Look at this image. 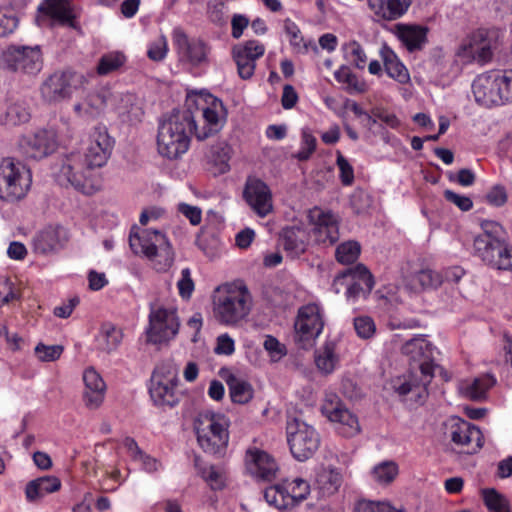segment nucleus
Masks as SVG:
<instances>
[{"instance_id":"27","label":"nucleus","mask_w":512,"mask_h":512,"mask_svg":"<svg viewBox=\"0 0 512 512\" xmlns=\"http://www.w3.org/2000/svg\"><path fill=\"white\" fill-rule=\"evenodd\" d=\"M280 240L287 256L294 259L307 250L309 233L302 224H294L282 229Z\"/></svg>"},{"instance_id":"19","label":"nucleus","mask_w":512,"mask_h":512,"mask_svg":"<svg viewBox=\"0 0 512 512\" xmlns=\"http://www.w3.org/2000/svg\"><path fill=\"white\" fill-rule=\"evenodd\" d=\"M6 65L13 71L37 74L43 66L42 54L38 45L10 46L4 53Z\"/></svg>"},{"instance_id":"47","label":"nucleus","mask_w":512,"mask_h":512,"mask_svg":"<svg viewBox=\"0 0 512 512\" xmlns=\"http://www.w3.org/2000/svg\"><path fill=\"white\" fill-rule=\"evenodd\" d=\"M264 499L270 505L278 510H286L291 508V503L288 498V492L282 484L270 486L264 491Z\"/></svg>"},{"instance_id":"64","label":"nucleus","mask_w":512,"mask_h":512,"mask_svg":"<svg viewBox=\"0 0 512 512\" xmlns=\"http://www.w3.org/2000/svg\"><path fill=\"white\" fill-rule=\"evenodd\" d=\"M354 512H401L385 502L360 501L355 506Z\"/></svg>"},{"instance_id":"4","label":"nucleus","mask_w":512,"mask_h":512,"mask_svg":"<svg viewBox=\"0 0 512 512\" xmlns=\"http://www.w3.org/2000/svg\"><path fill=\"white\" fill-rule=\"evenodd\" d=\"M54 175L60 185L72 186L85 195L95 194L103 185L100 172L93 169L80 152L65 156Z\"/></svg>"},{"instance_id":"22","label":"nucleus","mask_w":512,"mask_h":512,"mask_svg":"<svg viewBox=\"0 0 512 512\" xmlns=\"http://www.w3.org/2000/svg\"><path fill=\"white\" fill-rule=\"evenodd\" d=\"M113 141L105 127L97 126L91 132L83 158L95 170L104 166L112 152Z\"/></svg>"},{"instance_id":"15","label":"nucleus","mask_w":512,"mask_h":512,"mask_svg":"<svg viewBox=\"0 0 512 512\" xmlns=\"http://www.w3.org/2000/svg\"><path fill=\"white\" fill-rule=\"evenodd\" d=\"M346 286V298L355 302L360 297H367L374 287V279L369 270L362 264L347 269L338 274L332 283L335 293H340L341 287Z\"/></svg>"},{"instance_id":"29","label":"nucleus","mask_w":512,"mask_h":512,"mask_svg":"<svg viewBox=\"0 0 512 512\" xmlns=\"http://www.w3.org/2000/svg\"><path fill=\"white\" fill-rule=\"evenodd\" d=\"M53 20L62 25L75 27V19L79 16V9L72 0H46L43 6L39 7Z\"/></svg>"},{"instance_id":"59","label":"nucleus","mask_w":512,"mask_h":512,"mask_svg":"<svg viewBox=\"0 0 512 512\" xmlns=\"http://www.w3.org/2000/svg\"><path fill=\"white\" fill-rule=\"evenodd\" d=\"M20 298L14 283L6 277H0V308Z\"/></svg>"},{"instance_id":"23","label":"nucleus","mask_w":512,"mask_h":512,"mask_svg":"<svg viewBox=\"0 0 512 512\" xmlns=\"http://www.w3.org/2000/svg\"><path fill=\"white\" fill-rule=\"evenodd\" d=\"M265 53V46L257 40H249L232 49V56L237 65L238 75L246 80L255 72L256 61Z\"/></svg>"},{"instance_id":"14","label":"nucleus","mask_w":512,"mask_h":512,"mask_svg":"<svg viewBox=\"0 0 512 512\" xmlns=\"http://www.w3.org/2000/svg\"><path fill=\"white\" fill-rule=\"evenodd\" d=\"M321 413L336 425L337 431L344 437H353L360 432L357 416L345 406L339 395L333 391H325Z\"/></svg>"},{"instance_id":"43","label":"nucleus","mask_w":512,"mask_h":512,"mask_svg":"<svg viewBox=\"0 0 512 512\" xmlns=\"http://www.w3.org/2000/svg\"><path fill=\"white\" fill-rule=\"evenodd\" d=\"M343 56L347 62L363 70L367 66L368 56L363 46L356 40H350L344 43L341 47Z\"/></svg>"},{"instance_id":"53","label":"nucleus","mask_w":512,"mask_h":512,"mask_svg":"<svg viewBox=\"0 0 512 512\" xmlns=\"http://www.w3.org/2000/svg\"><path fill=\"white\" fill-rule=\"evenodd\" d=\"M199 473L212 490H221L225 486V474L214 465L199 468Z\"/></svg>"},{"instance_id":"1","label":"nucleus","mask_w":512,"mask_h":512,"mask_svg":"<svg viewBox=\"0 0 512 512\" xmlns=\"http://www.w3.org/2000/svg\"><path fill=\"white\" fill-rule=\"evenodd\" d=\"M186 106L185 110L165 115L158 125V153L170 160L188 151L192 133L198 140H205L220 132L227 121L223 102L210 93L188 94Z\"/></svg>"},{"instance_id":"39","label":"nucleus","mask_w":512,"mask_h":512,"mask_svg":"<svg viewBox=\"0 0 512 512\" xmlns=\"http://www.w3.org/2000/svg\"><path fill=\"white\" fill-rule=\"evenodd\" d=\"M225 380L229 388L232 402L246 404L253 398V388L245 379L234 374H229Z\"/></svg>"},{"instance_id":"30","label":"nucleus","mask_w":512,"mask_h":512,"mask_svg":"<svg viewBox=\"0 0 512 512\" xmlns=\"http://www.w3.org/2000/svg\"><path fill=\"white\" fill-rule=\"evenodd\" d=\"M412 0H368V6L376 17L394 21L404 16Z\"/></svg>"},{"instance_id":"10","label":"nucleus","mask_w":512,"mask_h":512,"mask_svg":"<svg viewBox=\"0 0 512 512\" xmlns=\"http://www.w3.org/2000/svg\"><path fill=\"white\" fill-rule=\"evenodd\" d=\"M497 38L498 33L495 30L478 29L460 45L457 56L464 64L475 62L485 65L493 58Z\"/></svg>"},{"instance_id":"62","label":"nucleus","mask_w":512,"mask_h":512,"mask_svg":"<svg viewBox=\"0 0 512 512\" xmlns=\"http://www.w3.org/2000/svg\"><path fill=\"white\" fill-rule=\"evenodd\" d=\"M337 167L340 171L339 177L344 186H349L354 181V169L349 161L340 153L337 154Z\"/></svg>"},{"instance_id":"38","label":"nucleus","mask_w":512,"mask_h":512,"mask_svg":"<svg viewBox=\"0 0 512 512\" xmlns=\"http://www.w3.org/2000/svg\"><path fill=\"white\" fill-rule=\"evenodd\" d=\"M441 283V274L431 269H422L406 279V286L414 292L437 288Z\"/></svg>"},{"instance_id":"61","label":"nucleus","mask_w":512,"mask_h":512,"mask_svg":"<svg viewBox=\"0 0 512 512\" xmlns=\"http://www.w3.org/2000/svg\"><path fill=\"white\" fill-rule=\"evenodd\" d=\"M354 328L357 335L363 339L372 337L376 331L373 319L369 316H359L354 319Z\"/></svg>"},{"instance_id":"58","label":"nucleus","mask_w":512,"mask_h":512,"mask_svg":"<svg viewBox=\"0 0 512 512\" xmlns=\"http://www.w3.org/2000/svg\"><path fill=\"white\" fill-rule=\"evenodd\" d=\"M30 114L28 110L18 104L8 107L5 114V123L8 125H19L29 120Z\"/></svg>"},{"instance_id":"42","label":"nucleus","mask_w":512,"mask_h":512,"mask_svg":"<svg viewBox=\"0 0 512 512\" xmlns=\"http://www.w3.org/2000/svg\"><path fill=\"white\" fill-rule=\"evenodd\" d=\"M338 360L336 344L332 341L326 342L315 355V364L323 374L332 373L335 370Z\"/></svg>"},{"instance_id":"33","label":"nucleus","mask_w":512,"mask_h":512,"mask_svg":"<svg viewBox=\"0 0 512 512\" xmlns=\"http://www.w3.org/2000/svg\"><path fill=\"white\" fill-rule=\"evenodd\" d=\"M387 75L400 84H407L410 81V74L406 66L399 59L397 54L386 44L379 51Z\"/></svg>"},{"instance_id":"40","label":"nucleus","mask_w":512,"mask_h":512,"mask_svg":"<svg viewBox=\"0 0 512 512\" xmlns=\"http://www.w3.org/2000/svg\"><path fill=\"white\" fill-rule=\"evenodd\" d=\"M122 338L121 329L111 323H104L96 336V346L101 351L111 352L117 349Z\"/></svg>"},{"instance_id":"21","label":"nucleus","mask_w":512,"mask_h":512,"mask_svg":"<svg viewBox=\"0 0 512 512\" xmlns=\"http://www.w3.org/2000/svg\"><path fill=\"white\" fill-rule=\"evenodd\" d=\"M243 198L259 217L264 218L273 211L272 192L269 186L256 177H248Z\"/></svg>"},{"instance_id":"49","label":"nucleus","mask_w":512,"mask_h":512,"mask_svg":"<svg viewBox=\"0 0 512 512\" xmlns=\"http://www.w3.org/2000/svg\"><path fill=\"white\" fill-rule=\"evenodd\" d=\"M484 504L490 512H511L509 502L505 496L493 488L483 489Z\"/></svg>"},{"instance_id":"5","label":"nucleus","mask_w":512,"mask_h":512,"mask_svg":"<svg viewBox=\"0 0 512 512\" xmlns=\"http://www.w3.org/2000/svg\"><path fill=\"white\" fill-rule=\"evenodd\" d=\"M129 245L136 255H141L152 262L159 271H167L174 262V252L166 235L157 229L132 228Z\"/></svg>"},{"instance_id":"57","label":"nucleus","mask_w":512,"mask_h":512,"mask_svg":"<svg viewBox=\"0 0 512 512\" xmlns=\"http://www.w3.org/2000/svg\"><path fill=\"white\" fill-rule=\"evenodd\" d=\"M263 347L273 362L281 360L287 354L285 345L280 343L279 340L272 335L265 337Z\"/></svg>"},{"instance_id":"16","label":"nucleus","mask_w":512,"mask_h":512,"mask_svg":"<svg viewBox=\"0 0 512 512\" xmlns=\"http://www.w3.org/2000/svg\"><path fill=\"white\" fill-rule=\"evenodd\" d=\"M447 433L451 442L466 454L476 453L483 445L482 433L473 424L459 417H452L447 422Z\"/></svg>"},{"instance_id":"36","label":"nucleus","mask_w":512,"mask_h":512,"mask_svg":"<svg viewBox=\"0 0 512 512\" xmlns=\"http://www.w3.org/2000/svg\"><path fill=\"white\" fill-rule=\"evenodd\" d=\"M430 383H424V375L418 371L411 369L407 376L398 378L394 382V390L400 395L405 396L412 393L418 398H421L427 392V386Z\"/></svg>"},{"instance_id":"17","label":"nucleus","mask_w":512,"mask_h":512,"mask_svg":"<svg viewBox=\"0 0 512 512\" xmlns=\"http://www.w3.org/2000/svg\"><path fill=\"white\" fill-rule=\"evenodd\" d=\"M311 228V237L318 245L328 247L339 239L338 221L330 211L314 207L307 215Z\"/></svg>"},{"instance_id":"20","label":"nucleus","mask_w":512,"mask_h":512,"mask_svg":"<svg viewBox=\"0 0 512 512\" xmlns=\"http://www.w3.org/2000/svg\"><path fill=\"white\" fill-rule=\"evenodd\" d=\"M57 136L54 130L43 129L23 136L19 140L21 153L30 159H42L52 154L57 148Z\"/></svg>"},{"instance_id":"25","label":"nucleus","mask_w":512,"mask_h":512,"mask_svg":"<svg viewBox=\"0 0 512 512\" xmlns=\"http://www.w3.org/2000/svg\"><path fill=\"white\" fill-rule=\"evenodd\" d=\"M245 466L252 476L263 480L275 478L278 471V464L275 459L268 452L257 447L247 449Z\"/></svg>"},{"instance_id":"56","label":"nucleus","mask_w":512,"mask_h":512,"mask_svg":"<svg viewBox=\"0 0 512 512\" xmlns=\"http://www.w3.org/2000/svg\"><path fill=\"white\" fill-rule=\"evenodd\" d=\"M168 50V40L166 36L160 35L148 44L147 56L151 61L161 62L167 57Z\"/></svg>"},{"instance_id":"63","label":"nucleus","mask_w":512,"mask_h":512,"mask_svg":"<svg viewBox=\"0 0 512 512\" xmlns=\"http://www.w3.org/2000/svg\"><path fill=\"white\" fill-rule=\"evenodd\" d=\"M18 25V20L14 13L5 8H0V37H5L12 33Z\"/></svg>"},{"instance_id":"41","label":"nucleus","mask_w":512,"mask_h":512,"mask_svg":"<svg viewBox=\"0 0 512 512\" xmlns=\"http://www.w3.org/2000/svg\"><path fill=\"white\" fill-rule=\"evenodd\" d=\"M496 380L493 376L486 374L475 378L472 382L462 383V393L472 399H483L487 391L495 384Z\"/></svg>"},{"instance_id":"45","label":"nucleus","mask_w":512,"mask_h":512,"mask_svg":"<svg viewBox=\"0 0 512 512\" xmlns=\"http://www.w3.org/2000/svg\"><path fill=\"white\" fill-rule=\"evenodd\" d=\"M127 61V57L121 51H111L101 56L97 65V73L101 76L108 75L121 68Z\"/></svg>"},{"instance_id":"13","label":"nucleus","mask_w":512,"mask_h":512,"mask_svg":"<svg viewBox=\"0 0 512 512\" xmlns=\"http://www.w3.org/2000/svg\"><path fill=\"white\" fill-rule=\"evenodd\" d=\"M286 434L290 451L298 461L309 459L319 447L320 439L317 431L298 418L287 421Z\"/></svg>"},{"instance_id":"46","label":"nucleus","mask_w":512,"mask_h":512,"mask_svg":"<svg viewBox=\"0 0 512 512\" xmlns=\"http://www.w3.org/2000/svg\"><path fill=\"white\" fill-rule=\"evenodd\" d=\"M335 79L345 85L350 94L363 93L366 90V83L347 67H341L334 73Z\"/></svg>"},{"instance_id":"6","label":"nucleus","mask_w":512,"mask_h":512,"mask_svg":"<svg viewBox=\"0 0 512 512\" xmlns=\"http://www.w3.org/2000/svg\"><path fill=\"white\" fill-rule=\"evenodd\" d=\"M229 420L220 413L201 411L194 420L199 446L205 453L222 456L229 442Z\"/></svg>"},{"instance_id":"12","label":"nucleus","mask_w":512,"mask_h":512,"mask_svg":"<svg viewBox=\"0 0 512 512\" xmlns=\"http://www.w3.org/2000/svg\"><path fill=\"white\" fill-rule=\"evenodd\" d=\"M84 82L85 77L72 70L56 71L42 82L40 86L41 98L49 104L70 99Z\"/></svg>"},{"instance_id":"54","label":"nucleus","mask_w":512,"mask_h":512,"mask_svg":"<svg viewBox=\"0 0 512 512\" xmlns=\"http://www.w3.org/2000/svg\"><path fill=\"white\" fill-rule=\"evenodd\" d=\"M284 31L289 39V43L293 50L297 53L307 51V46L298 25L290 19L284 21Z\"/></svg>"},{"instance_id":"60","label":"nucleus","mask_w":512,"mask_h":512,"mask_svg":"<svg viewBox=\"0 0 512 512\" xmlns=\"http://www.w3.org/2000/svg\"><path fill=\"white\" fill-rule=\"evenodd\" d=\"M62 353H63V346H61V345L47 346L42 343H39L35 347V354H36L37 358L43 362L55 361L61 356Z\"/></svg>"},{"instance_id":"35","label":"nucleus","mask_w":512,"mask_h":512,"mask_svg":"<svg viewBox=\"0 0 512 512\" xmlns=\"http://www.w3.org/2000/svg\"><path fill=\"white\" fill-rule=\"evenodd\" d=\"M105 107V99L98 93H89L73 106L75 115L86 122L96 119Z\"/></svg>"},{"instance_id":"7","label":"nucleus","mask_w":512,"mask_h":512,"mask_svg":"<svg viewBox=\"0 0 512 512\" xmlns=\"http://www.w3.org/2000/svg\"><path fill=\"white\" fill-rule=\"evenodd\" d=\"M180 329L177 308L173 304L154 301L149 304L148 324L145 328L146 342L163 345L173 340Z\"/></svg>"},{"instance_id":"31","label":"nucleus","mask_w":512,"mask_h":512,"mask_svg":"<svg viewBox=\"0 0 512 512\" xmlns=\"http://www.w3.org/2000/svg\"><path fill=\"white\" fill-rule=\"evenodd\" d=\"M428 29L422 25L399 23L395 34L409 52L421 50L427 42Z\"/></svg>"},{"instance_id":"44","label":"nucleus","mask_w":512,"mask_h":512,"mask_svg":"<svg viewBox=\"0 0 512 512\" xmlns=\"http://www.w3.org/2000/svg\"><path fill=\"white\" fill-rule=\"evenodd\" d=\"M281 484L288 492V498L292 507L305 500L310 494V485L302 478H295L291 481L284 480Z\"/></svg>"},{"instance_id":"34","label":"nucleus","mask_w":512,"mask_h":512,"mask_svg":"<svg viewBox=\"0 0 512 512\" xmlns=\"http://www.w3.org/2000/svg\"><path fill=\"white\" fill-rule=\"evenodd\" d=\"M61 488V481L56 476H43L31 480L25 487V496L28 502H34L47 494L54 493Z\"/></svg>"},{"instance_id":"48","label":"nucleus","mask_w":512,"mask_h":512,"mask_svg":"<svg viewBox=\"0 0 512 512\" xmlns=\"http://www.w3.org/2000/svg\"><path fill=\"white\" fill-rule=\"evenodd\" d=\"M398 474V466L394 461H383L374 466L371 471L372 479L381 485L391 483Z\"/></svg>"},{"instance_id":"28","label":"nucleus","mask_w":512,"mask_h":512,"mask_svg":"<svg viewBox=\"0 0 512 512\" xmlns=\"http://www.w3.org/2000/svg\"><path fill=\"white\" fill-rule=\"evenodd\" d=\"M494 70L478 75L472 83V92L477 103L483 106L499 105Z\"/></svg>"},{"instance_id":"9","label":"nucleus","mask_w":512,"mask_h":512,"mask_svg":"<svg viewBox=\"0 0 512 512\" xmlns=\"http://www.w3.org/2000/svg\"><path fill=\"white\" fill-rule=\"evenodd\" d=\"M178 384V369L172 362L157 365L149 386V394L154 405L162 408L175 407L180 400Z\"/></svg>"},{"instance_id":"3","label":"nucleus","mask_w":512,"mask_h":512,"mask_svg":"<svg viewBox=\"0 0 512 512\" xmlns=\"http://www.w3.org/2000/svg\"><path fill=\"white\" fill-rule=\"evenodd\" d=\"M482 233L474 238V252L483 262L499 270H512V247L505 241L503 227L495 221L484 220Z\"/></svg>"},{"instance_id":"50","label":"nucleus","mask_w":512,"mask_h":512,"mask_svg":"<svg viewBox=\"0 0 512 512\" xmlns=\"http://www.w3.org/2000/svg\"><path fill=\"white\" fill-rule=\"evenodd\" d=\"M208 158L218 167L219 172L225 173L229 170L230 147L225 142H218L210 147Z\"/></svg>"},{"instance_id":"32","label":"nucleus","mask_w":512,"mask_h":512,"mask_svg":"<svg viewBox=\"0 0 512 512\" xmlns=\"http://www.w3.org/2000/svg\"><path fill=\"white\" fill-rule=\"evenodd\" d=\"M65 240L66 231L63 228H45L33 239L34 251L39 254L55 252L63 246Z\"/></svg>"},{"instance_id":"24","label":"nucleus","mask_w":512,"mask_h":512,"mask_svg":"<svg viewBox=\"0 0 512 512\" xmlns=\"http://www.w3.org/2000/svg\"><path fill=\"white\" fill-rule=\"evenodd\" d=\"M323 326L324 322L319 305L312 303L299 309L295 322V331L299 340L309 341L315 339L322 332Z\"/></svg>"},{"instance_id":"26","label":"nucleus","mask_w":512,"mask_h":512,"mask_svg":"<svg viewBox=\"0 0 512 512\" xmlns=\"http://www.w3.org/2000/svg\"><path fill=\"white\" fill-rule=\"evenodd\" d=\"M83 382V401L85 406L91 410L99 408L104 401L107 390L102 376L93 367H89L83 372Z\"/></svg>"},{"instance_id":"51","label":"nucleus","mask_w":512,"mask_h":512,"mask_svg":"<svg viewBox=\"0 0 512 512\" xmlns=\"http://www.w3.org/2000/svg\"><path fill=\"white\" fill-rule=\"evenodd\" d=\"M500 103L512 100V69L494 70Z\"/></svg>"},{"instance_id":"11","label":"nucleus","mask_w":512,"mask_h":512,"mask_svg":"<svg viewBox=\"0 0 512 512\" xmlns=\"http://www.w3.org/2000/svg\"><path fill=\"white\" fill-rule=\"evenodd\" d=\"M401 352L410 360L411 369L424 375V383H430L437 367L435 355L438 354V350L427 336L417 335L407 340L402 345Z\"/></svg>"},{"instance_id":"2","label":"nucleus","mask_w":512,"mask_h":512,"mask_svg":"<svg viewBox=\"0 0 512 512\" xmlns=\"http://www.w3.org/2000/svg\"><path fill=\"white\" fill-rule=\"evenodd\" d=\"M252 302V295L242 281L223 284L215 291L214 316L222 324L236 325L249 315Z\"/></svg>"},{"instance_id":"18","label":"nucleus","mask_w":512,"mask_h":512,"mask_svg":"<svg viewBox=\"0 0 512 512\" xmlns=\"http://www.w3.org/2000/svg\"><path fill=\"white\" fill-rule=\"evenodd\" d=\"M171 36L180 62L199 66L207 60L209 48L203 40L189 38L181 27H175Z\"/></svg>"},{"instance_id":"37","label":"nucleus","mask_w":512,"mask_h":512,"mask_svg":"<svg viewBox=\"0 0 512 512\" xmlns=\"http://www.w3.org/2000/svg\"><path fill=\"white\" fill-rule=\"evenodd\" d=\"M341 472L332 467H322L316 475V487L322 496L335 494L342 484Z\"/></svg>"},{"instance_id":"52","label":"nucleus","mask_w":512,"mask_h":512,"mask_svg":"<svg viewBox=\"0 0 512 512\" xmlns=\"http://www.w3.org/2000/svg\"><path fill=\"white\" fill-rule=\"evenodd\" d=\"M361 252L360 244L356 241L341 243L335 251L336 260L344 265L355 262Z\"/></svg>"},{"instance_id":"8","label":"nucleus","mask_w":512,"mask_h":512,"mask_svg":"<svg viewBox=\"0 0 512 512\" xmlns=\"http://www.w3.org/2000/svg\"><path fill=\"white\" fill-rule=\"evenodd\" d=\"M32 184L30 168L20 160L7 157L0 163V200L14 203L23 199Z\"/></svg>"},{"instance_id":"55","label":"nucleus","mask_w":512,"mask_h":512,"mask_svg":"<svg viewBox=\"0 0 512 512\" xmlns=\"http://www.w3.org/2000/svg\"><path fill=\"white\" fill-rule=\"evenodd\" d=\"M316 146L317 140L315 136L312 134L311 130L308 128L302 129L300 148L298 152L295 154V157L299 161L308 160L311 157V155L315 152Z\"/></svg>"}]
</instances>
